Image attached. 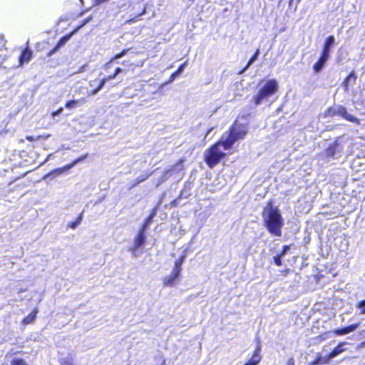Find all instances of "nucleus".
<instances>
[{
    "label": "nucleus",
    "instance_id": "obj_15",
    "mask_svg": "<svg viewBox=\"0 0 365 365\" xmlns=\"http://www.w3.org/2000/svg\"><path fill=\"white\" fill-rule=\"evenodd\" d=\"M341 149H339V144L337 140H336L334 143L330 145L326 149V155L328 158H334L336 153H339Z\"/></svg>",
    "mask_w": 365,
    "mask_h": 365
},
{
    "label": "nucleus",
    "instance_id": "obj_21",
    "mask_svg": "<svg viewBox=\"0 0 365 365\" xmlns=\"http://www.w3.org/2000/svg\"><path fill=\"white\" fill-rule=\"evenodd\" d=\"M185 258H186V255L184 254V255H182L180 258L175 261V265L173 268V269L174 271H175V272H179L180 273L181 271H182V265L184 262V261L185 260Z\"/></svg>",
    "mask_w": 365,
    "mask_h": 365
},
{
    "label": "nucleus",
    "instance_id": "obj_25",
    "mask_svg": "<svg viewBox=\"0 0 365 365\" xmlns=\"http://www.w3.org/2000/svg\"><path fill=\"white\" fill-rule=\"evenodd\" d=\"M82 103L83 100H71L66 103L65 106L68 109H73L77 107L78 106L81 105Z\"/></svg>",
    "mask_w": 365,
    "mask_h": 365
},
{
    "label": "nucleus",
    "instance_id": "obj_46",
    "mask_svg": "<svg viewBox=\"0 0 365 365\" xmlns=\"http://www.w3.org/2000/svg\"><path fill=\"white\" fill-rule=\"evenodd\" d=\"M27 140H29V141H33L34 139L32 136H28L27 138Z\"/></svg>",
    "mask_w": 365,
    "mask_h": 365
},
{
    "label": "nucleus",
    "instance_id": "obj_31",
    "mask_svg": "<svg viewBox=\"0 0 365 365\" xmlns=\"http://www.w3.org/2000/svg\"><path fill=\"white\" fill-rule=\"evenodd\" d=\"M356 307L361 309V314H365V299L360 301Z\"/></svg>",
    "mask_w": 365,
    "mask_h": 365
},
{
    "label": "nucleus",
    "instance_id": "obj_42",
    "mask_svg": "<svg viewBox=\"0 0 365 365\" xmlns=\"http://www.w3.org/2000/svg\"><path fill=\"white\" fill-rule=\"evenodd\" d=\"M116 76H116L115 73H113V74H112V75H110V76H108L106 77V80L108 81H110V80H112V79L115 78H116Z\"/></svg>",
    "mask_w": 365,
    "mask_h": 365
},
{
    "label": "nucleus",
    "instance_id": "obj_30",
    "mask_svg": "<svg viewBox=\"0 0 365 365\" xmlns=\"http://www.w3.org/2000/svg\"><path fill=\"white\" fill-rule=\"evenodd\" d=\"M282 257H283L281 256L279 254L277 255L276 256H274L273 257L274 262L277 266H281L282 264Z\"/></svg>",
    "mask_w": 365,
    "mask_h": 365
},
{
    "label": "nucleus",
    "instance_id": "obj_20",
    "mask_svg": "<svg viewBox=\"0 0 365 365\" xmlns=\"http://www.w3.org/2000/svg\"><path fill=\"white\" fill-rule=\"evenodd\" d=\"M259 49H257L255 53L253 54V56L250 58V60L248 61L247 65L245 66V67L240 72V74H242L245 71H247L250 67V66L254 63V62L258 58V56L259 55Z\"/></svg>",
    "mask_w": 365,
    "mask_h": 365
},
{
    "label": "nucleus",
    "instance_id": "obj_5",
    "mask_svg": "<svg viewBox=\"0 0 365 365\" xmlns=\"http://www.w3.org/2000/svg\"><path fill=\"white\" fill-rule=\"evenodd\" d=\"M87 155H88V154H86L84 155L79 157L78 158L74 160L71 164H68V165L64 166L63 168L54 169L51 172H50L48 174H46V175H44L43 179L46 180L47 178H50V179L55 178L56 177L63 173L64 172L71 169L73 167L76 165L78 163L85 160L87 158Z\"/></svg>",
    "mask_w": 365,
    "mask_h": 365
},
{
    "label": "nucleus",
    "instance_id": "obj_8",
    "mask_svg": "<svg viewBox=\"0 0 365 365\" xmlns=\"http://www.w3.org/2000/svg\"><path fill=\"white\" fill-rule=\"evenodd\" d=\"M146 231L147 230H144L143 228L140 227V229L138 231V235L134 239V244L135 245V247H143V245L145 243L147 236H146Z\"/></svg>",
    "mask_w": 365,
    "mask_h": 365
},
{
    "label": "nucleus",
    "instance_id": "obj_41",
    "mask_svg": "<svg viewBox=\"0 0 365 365\" xmlns=\"http://www.w3.org/2000/svg\"><path fill=\"white\" fill-rule=\"evenodd\" d=\"M61 365H74L70 360L68 359H61Z\"/></svg>",
    "mask_w": 365,
    "mask_h": 365
},
{
    "label": "nucleus",
    "instance_id": "obj_1",
    "mask_svg": "<svg viewBox=\"0 0 365 365\" xmlns=\"http://www.w3.org/2000/svg\"><path fill=\"white\" fill-rule=\"evenodd\" d=\"M250 116L248 113L239 117L230 128L229 133H225L218 142L205 151V161L209 168H215L225 157L226 154L220 150L221 147L223 150H230L236 141L245 138L248 131L247 122H240V120H246Z\"/></svg>",
    "mask_w": 365,
    "mask_h": 365
},
{
    "label": "nucleus",
    "instance_id": "obj_48",
    "mask_svg": "<svg viewBox=\"0 0 365 365\" xmlns=\"http://www.w3.org/2000/svg\"><path fill=\"white\" fill-rule=\"evenodd\" d=\"M145 13V8L143 9V11L141 14H140L138 16H141Z\"/></svg>",
    "mask_w": 365,
    "mask_h": 365
},
{
    "label": "nucleus",
    "instance_id": "obj_32",
    "mask_svg": "<svg viewBox=\"0 0 365 365\" xmlns=\"http://www.w3.org/2000/svg\"><path fill=\"white\" fill-rule=\"evenodd\" d=\"M129 49H123L120 53H117L113 58V60H118L123 56H124L128 51Z\"/></svg>",
    "mask_w": 365,
    "mask_h": 365
},
{
    "label": "nucleus",
    "instance_id": "obj_34",
    "mask_svg": "<svg viewBox=\"0 0 365 365\" xmlns=\"http://www.w3.org/2000/svg\"><path fill=\"white\" fill-rule=\"evenodd\" d=\"M334 359L333 357H331L330 356V354H329L328 355L325 356H322V364H329V361Z\"/></svg>",
    "mask_w": 365,
    "mask_h": 365
},
{
    "label": "nucleus",
    "instance_id": "obj_35",
    "mask_svg": "<svg viewBox=\"0 0 365 365\" xmlns=\"http://www.w3.org/2000/svg\"><path fill=\"white\" fill-rule=\"evenodd\" d=\"M322 356H317V358L310 364V365L322 364Z\"/></svg>",
    "mask_w": 365,
    "mask_h": 365
},
{
    "label": "nucleus",
    "instance_id": "obj_18",
    "mask_svg": "<svg viewBox=\"0 0 365 365\" xmlns=\"http://www.w3.org/2000/svg\"><path fill=\"white\" fill-rule=\"evenodd\" d=\"M186 66V63H184L182 64H181L177 71H175L174 73H173L170 77V80L165 83V84H168V83H172L173 81H174V80L178 77L185 70V68Z\"/></svg>",
    "mask_w": 365,
    "mask_h": 365
},
{
    "label": "nucleus",
    "instance_id": "obj_37",
    "mask_svg": "<svg viewBox=\"0 0 365 365\" xmlns=\"http://www.w3.org/2000/svg\"><path fill=\"white\" fill-rule=\"evenodd\" d=\"M115 61V60H113V58L110 59V61L107 62L106 64H105V69L106 71L110 69L113 66V63Z\"/></svg>",
    "mask_w": 365,
    "mask_h": 365
},
{
    "label": "nucleus",
    "instance_id": "obj_17",
    "mask_svg": "<svg viewBox=\"0 0 365 365\" xmlns=\"http://www.w3.org/2000/svg\"><path fill=\"white\" fill-rule=\"evenodd\" d=\"M158 168H157L156 170H155L154 171L151 172V173H145V174H142L141 175H140L139 177H138L135 181H134V183L133 184V185L130 187V189L137 186L138 184L144 182L145 180H146L150 176H151L154 172H155L156 170H158Z\"/></svg>",
    "mask_w": 365,
    "mask_h": 365
},
{
    "label": "nucleus",
    "instance_id": "obj_6",
    "mask_svg": "<svg viewBox=\"0 0 365 365\" xmlns=\"http://www.w3.org/2000/svg\"><path fill=\"white\" fill-rule=\"evenodd\" d=\"M337 115L341 116V118L347 120L349 122L354 123L356 124L360 123L359 119L349 114L347 112L346 108L341 105H338Z\"/></svg>",
    "mask_w": 365,
    "mask_h": 365
},
{
    "label": "nucleus",
    "instance_id": "obj_9",
    "mask_svg": "<svg viewBox=\"0 0 365 365\" xmlns=\"http://www.w3.org/2000/svg\"><path fill=\"white\" fill-rule=\"evenodd\" d=\"M335 43V38L334 36H329L324 42L322 54L330 57V52L332 46Z\"/></svg>",
    "mask_w": 365,
    "mask_h": 365
},
{
    "label": "nucleus",
    "instance_id": "obj_45",
    "mask_svg": "<svg viewBox=\"0 0 365 365\" xmlns=\"http://www.w3.org/2000/svg\"><path fill=\"white\" fill-rule=\"evenodd\" d=\"M101 90L98 89V87H96L94 90H93L91 93V95L94 96L96 94H97Z\"/></svg>",
    "mask_w": 365,
    "mask_h": 365
},
{
    "label": "nucleus",
    "instance_id": "obj_4",
    "mask_svg": "<svg viewBox=\"0 0 365 365\" xmlns=\"http://www.w3.org/2000/svg\"><path fill=\"white\" fill-rule=\"evenodd\" d=\"M185 159L181 158L175 165L165 170L161 177L157 180L155 187H158L162 183L165 182L173 175H177L182 178L184 175L182 173L185 169L183 165Z\"/></svg>",
    "mask_w": 365,
    "mask_h": 365
},
{
    "label": "nucleus",
    "instance_id": "obj_28",
    "mask_svg": "<svg viewBox=\"0 0 365 365\" xmlns=\"http://www.w3.org/2000/svg\"><path fill=\"white\" fill-rule=\"evenodd\" d=\"M11 365H27L24 359L14 357L10 361Z\"/></svg>",
    "mask_w": 365,
    "mask_h": 365
},
{
    "label": "nucleus",
    "instance_id": "obj_33",
    "mask_svg": "<svg viewBox=\"0 0 365 365\" xmlns=\"http://www.w3.org/2000/svg\"><path fill=\"white\" fill-rule=\"evenodd\" d=\"M290 250V245H284L282 247V250L279 253V255L282 257L285 256L287 252Z\"/></svg>",
    "mask_w": 365,
    "mask_h": 365
},
{
    "label": "nucleus",
    "instance_id": "obj_3",
    "mask_svg": "<svg viewBox=\"0 0 365 365\" xmlns=\"http://www.w3.org/2000/svg\"><path fill=\"white\" fill-rule=\"evenodd\" d=\"M278 90L277 81L274 79L267 81L262 85L255 94L251 100V103L255 107L259 106L264 103H268L269 99Z\"/></svg>",
    "mask_w": 365,
    "mask_h": 365
},
{
    "label": "nucleus",
    "instance_id": "obj_13",
    "mask_svg": "<svg viewBox=\"0 0 365 365\" xmlns=\"http://www.w3.org/2000/svg\"><path fill=\"white\" fill-rule=\"evenodd\" d=\"M261 345L257 344L252 358L245 365H257L261 361Z\"/></svg>",
    "mask_w": 365,
    "mask_h": 365
},
{
    "label": "nucleus",
    "instance_id": "obj_24",
    "mask_svg": "<svg viewBox=\"0 0 365 365\" xmlns=\"http://www.w3.org/2000/svg\"><path fill=\"white\" fill-rule=\"evenodd\" d=\"M337 110H338V105H334V106L329 107L327 109V110L324 113V117H334L335 115H337Z\"/></svg>",
    "mask_w": 365,
    "mask_h": 365
},
{
    "label": "nucleus",
    "instance_id": "obj_49",
    "mask_svg": "<svg viewBox=\"0 0 365 365\" xmlns=\"http://www.w3.org/2000/svg\"><path fill=\"white\" fill-rule=\"evenodd\" d=\"M294 1V0H289V6H292V2Z\"/></svg>",
    "mask_w": 365,
    "mask_h": 365
},
{
    "label": "nucleus",
    "instance_id": "obj_50",
    "mask_svg": "<svg viewBox=\"0 0 365 365\" xmlns=\"http://www.w3.org/2000/svg\"><path fill=\"white\" fill-rule=\"evenodd\" d=\"M301 0H297V3H299Z\"/></svg>",
    "mask_w": 365,
    "mask_h": 365
},
{
    "label": "nucleus",
    "instance_id": "obj_2",
    "mask_svg": "<svg viewBox=\"0 0 365 365\" xmlns=\"http://www.w3.org/2000/svg\"><path fill=\"white\" fill-rule=\"evenodd\" d=\"M264 226L267 231L274 237H281L282 229L284 226V219L281 212L272 201H269L264 207L262 213Z\"/></svg>",
    "mask_w": 365,
    "mask_h": 365
},
{
    "label": "nucleus",
    "instance_id": "obj_14",
    "mask_svg": "<svg viewBox=\"0 0 365 365\" xmlns=\"http://www.w3.org/2000/svg\"><path fill=\"white\" fill-rule=\"evenodd\" d=\"M356 78L357 76L355 72L354 71H351L341 84V86L344 88V91H349V86L350 85L354 84L356 83Z\"/></svg>",
    "mask_w": 365,
    "mask_h": 365
},
{
    "label": "nucleus",
    "instance_id": "obj_47",
    "mask_svg": "<svg viewBox=\"0 0 365 365\" xmlns=\"http://www.w3.org/2000/svg\"><path fill=\"white\" fill-rule=\"evenodd\" d=\"M213 128H210L207 130V133H206V136H208L210 135V133L212 132Z\"/></svg>",
    "mask_w": 365,
    "mask_h": 365
},
{
    "label": "nucleus",
    "instance_id": "obj_19",
    "mask_svg": "<svg viewBox=\"0 0 365 365\" xmlns=\"http://www.w3.org/2000/svg\"><path fill=\"white\" fill-rule=\"evenodd\" d=\"M346 342L339 343L329 354L331 357H336L339 354H341L345 349L344 346L346 345Z\"/></svg>",
    "mask_w": 365,
    "mask_h": 365
},
{
    "label": "nucleus",
    "instance_id": "obj_36",
    "mask_svg": "<svg viewBox=\"0 0 365 365\" xmlns=\"http://www.w3.org/2000/svg\"><path fill=\"white\" fill-rule=\"evenodd\" d=\"M190 195V193L189 191H187V190L185 191L184 189H182L180 192V197L181 198H187Z\"/></svg>",
    "mask_w": 365,
    "mask_h": 365
},
{
    "label": "nucleus",
    "instance_id": "obj_27",
    "mask_svg": "<svg viewBox=\"0 0 365 365\" xmlns=\"http://www.w3.org/2000/svg\"><path fill=\"white\" fill-rule=\"evenodd\" d=\"M194 185V179H192V176L185 182L183 189L186 191H190Z\"/></svg>",
    "mask_w": 365,
    "mask_h": 365
},
{
    "label": "nucleus",
    "instance_id": "obj_7",
    "mask_svg": "<svg viewBox=\"0 0 365 365\" xmlns=\"http://www.w3.org/2000/svg\"><path fill=\"white\" fill-rule=\"evenodd\" d=\"M180 273L175 272L173 269L172 270V272L170 275L165 277L163 279V284L166 287H173L175 286L178 282L179 281Z\"/></svg>",
    "mask_w": 365,
    "mask_h": 365
},
{
    "label": "nucleus",
    "instance_id": "obj_11",
    "mask_svg": "<svg viewBox=\"0 0 365 365\" xmlns=\"http://www.w3.org/2000/svg\"><path fill=\"white\" fill-rule=\"evenodd\" d=\"M359 323L351 324L343 328L336 329L334 331V333L337 336L346 335L352 331H354L359 327Z\"/></svg>",
    "mask_w": 365,
    "mask_h": 365
},
{
    "label": "nucleus",
    "instance_id": "obj_39",
    "mask_svg": "<svg viewBox=\"0 0 365 365\" xmlns=\"http://www.w3.org/2000/svg\"><path fill=\"white\" fill-rule=\"evenodd\" d=\"M106 82H108L106 78H103L100 81L99 85L97 86L98 88V89L101 90L104 87V86L106 85Z\"/></svg>",
    "mask_w": 365,
    "mask_h": 365
},
{
    "label": "nucleus",
    "instance_id": "obj_26",
    "mask_svg": "<svg viewBox=\"0 0 365 365\" xmlns=\"http://www.w3.org/2000/svg\"><path fill=\"white\" fill-rule=\"evenodd\" d=\"M141 247H135V245L134 244L132 247H130L128 248V251L131 252L133 257H138L142 254L141 252L139 251V249Z\"/></svg>",
    "mask_w": 365,
    "mask_h": 365
},
{
    "label": "nucleus",
    "instance_id": "obj_10",
    "mask_svg": "<svg viewBox=\"0 0 365 365\" xmlns=\"http://www.w3.org/2000/svg\"><path fill=\"white\" fill-rule=\"evenodd\" d=\"M329 57L327 56L324 54L320 55L318 61L314 64L313 66V70L316 73H320L323 68L324 67L327 61L329 60Z\"/></svg>",
    "mask_w": 365,
    "mask_h": 365
},
{
    "label": "nucleus",
    "instance_id": "obj_12",
    "mask_svg": "<svg viewBox=\"0 0 365 365\" xmlns=\"http://www.w3.org/2000/svg\"><path fill=\"white\" fill-rule=\"evenodd\" d=\"M71 34H68L62 36L59 41H58L57 44L55 46V47L49 51L48 53V56H53L55 53H56L61 47H63L71 38Z\"/></svg>",
    "mask_w": 365,
    "mask_h": 365
},
{
    "label": "nucleus",
    "instance_id": "obj_40",
    "mask_svg": "<svg viewBox=\"0 0 365 365\" xmlns=\"http://www.w3.org/2000/svg\"><path fill=\"white\" fill-rule=\"evenodd\" d=\"M91 20V17H88L87 19H86L85 20H83V23L77 28L76 30L82 28L83 26H84L86 24H87Z\"/></svg>",
    "mask_w": 365,
    "mask_h": 365
},
{
    "label": "nucleus",
    "instance_id": "obj_38",
    "mask_svg": "<svg viewBox=\"0 0 365 365\" xmlns=\"http://www.w3.org/2000/svg\"><path fill=\"white\" fill-rule=\"evenodd\" d=\"M63 108H59L56 111H53L51 115H52L53 117H56V116H58V115H61L63 113Z\"/></svg>",
    "mask_w": 365,
    "mask_h": 365
},
{
    "label": "nucleus",
    "instance_id": "obj_43",
    "mask_svg": "<svg viewBox=\"0 0 365 365\" xmlns=\"http://www.w3.org/2000/svg\"><path fill=\"white\" fill-rule=\"evenodd\" d=\"M123 71V69L120 68V67H118L115 69V72L114 73L118 76L120 73H121Z\"/></svg>",
    "mask_w": 365,
    "mask_h": 365
},
{
    "label": "nucleus",
    "instance_id": "obj_16",
    "mask_svg": "<svg viewBox=\"0 0 365 365\" xmlns=\"http://www.w3.org/2000/svg\"><path fill=\"white\" fill-rule=\"evenodd\" d=\"M31 57L32 51L29 47H26L21 52V54L19 58V62L21 64H23L24 63H28L31 59Z\"/></svg>",
    "mask_w": 365,
    "mask_h": 365
},
{
    "label": "nucleus",
    "instance_id": "obj_29",
    "mask_svg": "<svg viewBox=\"0 0 365 365\" xmlns=\"http://www.w3.org/2000/svg\"><path fill=\"white\" fill-rule=\"evenodd\" d=\"M82 213L78 216V217L76 219V220L73 222H71L69 224V227L72 228L73 230L76 229L81 222L83 220Z\"/></svg>",
    "mask_w": 365,
    "mask_h": 365
},
{
    "label": "nucleus",
    "instance_id": "obj_44",
    "mask_svg": "<svg viewBox=\"0 0 365 365\" xmlns=\"http://www.w3.org/2000/svg\"><path fill=\"white\" fill-rule=\"evenodd\" d=\"M287 365H295L294 358H290L287 361Z\"/></svg>",
    "mask_w": 365,
    "mask_h": 365
},
{
    "label": "nucleus",
    "instance_id": "obj_22",
    "mask_svg": "<svg viewBox=\"0 0 365 365\" xmlns=\"http://www.w3.org/2000/svg\"><path fill=\"white\" fill-rule=\"evenodd\" d=\"M37 313L38 310L35 309L28 316L24 318L22 323L25 325L32 323L35 320Z\"/></svg>",
    "mask_w": 365,
    "mask_h": 365
},
{
    "label": "nucleus",
    "instance_id": "obj_23",
    "mask_svg": "<svg viewBox=\"0 0 365 365\" xmlns=\"http://www.w3.org/2000/svg\"><path fill=\"white\" fill-rule=\"evenodd\" d=\"M156 215V211L155 210H153L152 213L145 219L144 223L142 225V228L144 230H148L150 225L153 221V218L155 217Z\"/></svg>",
    "mask_w": 365,
    "mask_h": 365
}]
</instances>
